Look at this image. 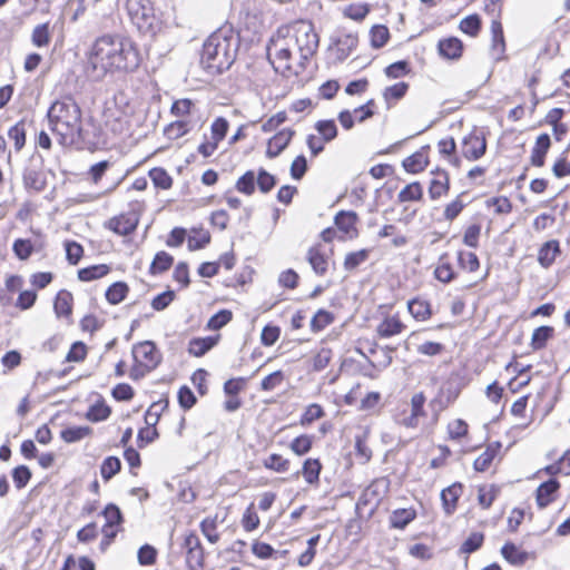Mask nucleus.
<instances>
[{
  "label": "nucleus",
  "instance_id": "obj_44",
  "mask_svg": "<svg viewBox=\"0 0 570 570\" xmlns=\"http://www.w3.org/2000/svg\"><path fill=\"white\" fill-rule=\"evenodd\" d=\"M148 175L156 188L169 189L173 185L171 176L161 167L151 168Z\"/></svg>",
  "mask_w": 570,
  "mask_h": 570
},
{
  "label": "nucleus",
  "instance_id": "obj_48",
  "mask_svg": "<svg viewBox=\"0 0 570 570\" xmlns=\"http://www.w3.org/2000/svg\"><path fill=\"white\" fill-rule=\"evenodd\" d=\"M371 37V46L373 48H382L386 45L390 39V31L387 27L383 24H375L371 28L370 31Z\"/></svg>",
  "mask_w": 570,
  "mask_h": 570
},
{
  "label": "nucleus",
  "instance_id": "obj_60",
  "mask_svg": "<svg viewBox=\"0 0 570 570\" xmlns=\"http://www.w3.org/2000/svg\"><path fill=\"white\" fill-rule=\"evenodd\" d=\"M312 445H313V436L307 435V434H302V435H298L297 438H295L291 442L289 446H291V450L295 454L304 455L311 451Z\"/></svg>",
  "mask_w": 570,
  "mask_h": 570
},
{
  "label": "nucleus",
  "instance_id": "obj_27",
  "mask_svg": "<svg viewBox=\"0 0 570 570\" xmlns=\"http://www.w3.org/2000/svg\"><path fill=\"white\" fill-rule=\"evenodd\" d=\"M554 328L549 325H542L537 327L531 337V347L533 351H539L546 347L548 341L552 338Z\"/></svg>",
  "mask_w": 570,
  "mask_h": 570
},
{
  "label": "nucleus",
  "instance_id": "obj_49",
  "mask_svg": "<svg viewBox=\"0 0 570 570\" xmlns=\"http://www.w3.org/2000/svg\"><path fill=\"white\" fill-rule=\"evenodd\" d=\"M101 515L106 519V525L120 527L124 523L121 510L115 503H108L101 511Z\"/></svg>",
  "mask_w": 570,
  "mask_h": 570
},
{
  "label": "nucleus",
  "instance_id": "obj_42",
  "mask_svg": "<svg viewBox=\"0 0 570 570\" xmlns=\"http://www.w3.org/2000/svg\"><path fill=\"white\" fill-rule=\"evenodd\" d=\"M121 470V461L119 458L107 456L100 465V474L104 481L108 482Z\"/></svg>",
  "mask_w": 570,
  "mask_h": 570
},
{
  "label": "nucleus",
  "instance_id": "obj_30",
  "mask_svg": "<svg viewBox=\"0 0 570 570\" xmlns=\"http://www.w3.org/2000/svg\"><path fill=\"white\" fill-rule=\"evenodd\" d=\"M129 292V287L125 282H115L106 291L105 296L109 304L117 305L121 303Z\"/></svg>",
  "mask_w": 570,
  "mask_h": 570
},
{
  "label": "nucleus",
  "instance_id": "obj_26",
  "mask_svg": "<svg viewBox=\"0 0 570 570\" xmlns=\"http://www.w3.org/2000/svg\"><path fill=\"white\" fill-rule=\"evenodd\" d=\"M416 517L414 509H396L390 515V527L403 530Z\"/></svg>",
  "mask_w": 570,
  "mask_h": 570
},
{
  "label": "nucleus",
  "instance_id": "obj_13",
  "mask_svg": "<svg viewBox=\"0 0 570 570\" xmlns=\"http://www.w3.org/2000/svg\"><path fill=\"white\" fill-rule=\"evenodd\" d=\"M431 174L434 177L430 181L429 195L432 200H436L449 193L450 178L448 171L440 168L432 170Z\"/></svg>",
  "mask_w": 570,
  "mask_h": 570
},
{
  "label": "nucleus",
  "instance_id": "obj_63",
  "mask_svg": "<svg viewBox=\"0 0 570 570\" xmlns=\"http://www.w3.org/2000/svg\"><path fill=\"white\" fill-rule=\"evenodd\" d=\"M31 476L32 473L27 465H18L12 470V479L18 490L26 488Z\"/></svg>",
  "mask_w": 570,
  "mask_h": 570
},
{
  "label": "nucleus",
  "instance_id": "obj_45",
  "mask_svg": "<svg viewBox=\"0 0 570 570\" xmlns=\"http://www.w3.org/2000/svg\"><path fill=\"white\" fill-rule=\"evenodd\" d=\"M168 406L167 400L154 402L145 413V422L149 428H156L160 415Z\"/></svg>",
  "mask_w": 570,
  "mask_h": 570
},
{
  "label": "nucleus",
  "instance_id": "obj_17",
  "mask_svg": "<svg viewBox=\"0 0 570 570\" xmlns=\"http://www.w3.org/2000/svg\"><path fill=\"white\" fill-rule=\"evenodd\" d=\"M439 55L449 60H458L463 52V42L456 37L441 39L438 42Z\"/></svg>",
  "mask_w": 570,
  "mask_h": 570
},
{
  "label": "nucleus",
  "instance_id": "obj_25",
  "mask_svg": "<svg viewBox=\"0 0 570 570\" xmlns=\"http://www.w3.org/2000/svg\"><path fill=\"white\" fill-rule=\"evenodd\" d=\"M72 294L67 289L58 292L55 302L53 309L58 317H69L72 313Z\"/></svg>",
  "mask_w": 570,
  "mask_h": 570
},
{
  "label": "nucleus",
  "instance_id": "obj_21",
  "mask_svg": "<svg viewBox=\"0 0 570 570\" xmlns=\"http://www.w3.org/2000/svg\"><path fill=\"white\" fill-rule=\"evenodd\" d=\"M501 554L514 567L523 566L530 557L529 552L520 550L513 542H505L501 548Z\"/></svg>",
  "mask_w": 570,
  "mask_h": 570
},
{
  "label": "nucleus",
  "instance_id": "obj_6",
  "mask_svg": "<svg viewBox=\"0 0 570 570\" xmlns=\"http://www.w3.org/2000/svg\"><path fill=\"white\" fill-rule=\"evenodd\" d=\"M23 187L27 191L41 193L47 187V175L45 171V159L42 155L35 151L26 161L22 171Z\"/></svg>",
  "mask_w": 570,
  "mask_h": 570
},
{
  "label": "nucleus",
  "instance_id": "obj_58",
  "mask_svg": "<svg viewBox=\"0 0 570 570\" xmlns=\"http://www.w3.org/2000/svg\"><path fill=\"white\" fill-rule=\"evenodd\" d=\"M459 266L469 272H475L480 267V262L476 254L472 252L460 250L458 253Z\"/></svg>",
  "mask_w": 570,
  "mask_h": 570
},
{
  "label": "nucleus",
  "instance_id": "obj_43",
  "mask_svg": "<svg viewBox=\"0 0 570 570\" xmlns=\"http://www.w3.org/2000/svg\"><path fill=\"white\" fill-rule=\"evenodd\" d=\"M423 197V188L419 181L407 184L397 195L399 203L420 200Z\"/></svg>",
  "mask_w": 570,
  "mask_h": 570
},
{
  "label": "nucleus",
  "instance_id": "obj_3",
  "mask_svg": "<svg viewBox=\"0 0 570 570\" xmlns=\"http://www.w3.org/2000/svg\"><path fill=\"white\" fill-rule=\"evenodd\" d=\"M81 108L70 95L55 100L47 112L49 128L59 138V144H79L82 147H94L81 134Z\"/></svg>",
  "mask_w": 570,
  "mask_h": 570
},
{
  "label": "nucleus",
  "instance_id": "obj_16",
  "mask_svg": "<svg viewBox=\"0 0 570 570\" xmlns=\"http://www.w3.org/2000/svg\"><path fill=\"white\" fill-rule=\"evenodd\" d=\"M462 492L463 485L460 482H454L441 491L442 507L446 515H452L455 512Z\"/></svg>",
  "mask_w": 570,
  "mask_h": 570
},
{
  "label": "nucleus",
  "instance_id": "obj_4",
  "mask_svg": "<svg viewBox=\"0 0 570 570\" xmlns=\"http://www.w3.org/2000/svg\"><path fill=\"white\" fill-rule=\"evenodd\" d=\"M126 9L140 33L154 37L160 31L163 22L151 0H127Z\"/></svg>",
  "mask_w": 570,
  "mask_h": 570
},
{
  "label": "nucleus",
  "instance_id": "obj_46",
  "mask_svg": "<svg viewBox=\"0 0 570 570\" xmlns=\"http://www.w3.org/2000/svg\"><path fill=\"white\" fill-rule=\"evenodd\" d=\"M255 186H256V176L253 170H247L244 175H242L237 179V181L235 184V188L239 193L245 194L247 196H250L254 194Z\"/></svg>",
  "mask_w": 570,
  "mask_h": 570
},
{
  "label": "nucleus",
  "instance_id": "obj_61",
  "mask_svg": "<svg viewBox=\"0 0 570 570\" xmlns=\"http://www.w3.org/2000/svg\"><path fill=\"white\" fill-rule=\"evenodd\" d=\"M157 549L148 543L141 546L137 552L138 563L140 566H151L157 560Z\"/></svg>",
  "mask_w": 570,
  "mask_h": 570
},
{
  "label": "nucleus",
  "instance_id": "obj_19",
  "mask_svg": "<svg viewBox=\"0 0 570 570\" xmlns=\"http://www.w3.org/2000/svg\"><path fill=\"white\" fill-rule=\"evenodd\" d=\"M561 254L560 243L551 239L541 245L538 252V262L543 268H549Z\"/></svg>",
  "mask_w": 570,
  "mask_h": 570
},
{
  "label": "nucleus",
  "instance_id": "obj_9",
  "mask_svg": "<svg viewBox=\"0 0 570 570\" xmlns=\"http://www.w3.org/2000/svg\"><path fill=\"white\" fill-rule=\"evenodd\" d=\"M462 155L468 160H478L487 151V139L482 132L473 130L462 139Z\"/></svg>",
  "mask_w": 570,
  "mask_h": 570
},
{
  "label": "nucleus",
  "instance_id": "obj_38",
  "mask_svg": "<svg viewBox=\"0 0 570 570\" xmlns=\"http://www.w3.org/2000/svg\"><path fill=\"white\" fill-rule=\"evenodd\" d=\"M335 317L332 312H328L324 308H320L311 320V331L313 333H318L323 331L326 326L331 325L334 322Z\"/></svg>",
  "mask_w": 570,
  "mask_h": 570
},
{
  "label": "nucleus",
  "instance_id": "obj_5",
  "mask_svg": "<svg viewBox=\"0 0 570 570\" xmlns=\"http://www.w3.org/2000/svg\"><path fill=\"white\" fill-rule=\"evenodd\" d=\"M294 39L299 53V68L304 70L317 51L320 38L311 22L301 21L295 27Z\"/></svg>",
  "mask_w": 570,
  "mask_h": 570
},
{
  "label": "nucleus",
  "instance_id": "obj_62",
  "mask_svg": "<svg viewBox=\"0 0 570 570\" xmlns=\"http://www.w3.org/2000/svg\"><path fill=\"white\" fill-rule=\"evenodd\" d=\"M12 250L19 259L26 261L31 256L33 245L30 239L18 238L13 242Z\"/></svg>",
  "mask_w": 570,
  "mask_h": 570
},
{
  "label": "nucleus",
  "instance_id": "obj_40",
  "mask_svg": "<svg viewBox=\"0 0 570 570\" xmlns=\"http://www.w3.org/2000/svg\"><path fill=\"white\" fill-rule=\"evenodd\" d=\"M410 314L417 321H425L431 316V307L426 301L419 298L411 299L407 303Z\"/></svg>",
  "mask_w": 570,
  "mask_h": 570
},
{
  "label": "nucleus",
  "instance_id": "obj_23",
  "mask_svg": "<svg viewBox=\"0 0 570 570\" xmlns=\"http://www.w3.org/2000/svg\"><path fill=\"white\" fill-rule=\"evenodd\" d=\"M405 325L396 316L385 317L376 327V334L381 338H389L402 333Z\"/></svg>",
  "mask_w": 570,
  "mask_h": 570
},
{
  "label": "nucleus",
  "instance_id": "obj_39",
  "mask_svg": "<svg viewBox=\"0 0 570 570\" xmlns=\"http://www.w3.org/2000/svg\"><path fill=\"white\" fill-rule=\"evenodd\" d=\"M92 429L90 426H69L60 432V438L66 443H75L90 435Z\"/></svg>",
  "mask_w": 570,
  "mask_h": 570
},
{
  "label": "nucleus",
  "instance_id": "obj_2",
  "mask_svg": "<svg viewBox=\"0 0 570 570\" xmlns=\"http://www.w3.org/2000/svg\"><path fill=\"white\" fill-rule=\"evenodd\" d=\"M239 46V33L233 24L225 23L205 40L200 63L209 73L220 75L235 62Z\"/></svg>",
  "mask_w": 570,
  "mask_h": 570
},
{
  "label": "nucleus",
  "instance_id": "obj_7",
  "mask_svg": "<svg viewBox=\"0 0 570 570\" xmlns=\"http://www.w3.org/2000/svg\"><path fill=\"white\" fill-rule=\"evenodd\" d=\"M131 353L134 361L141 363L147 370H155L161 361V354L153 341L135 344Z\"/></svg>",
  "mask_w": 570,
  "mask_h": 570
},
{
  "label": "nucleus",
  "instance_id": "obj_10",
  "mask_svg": "<svg viewBox=\"0 0 570 570\" xmlns=\"http://www.w3.org/2000/svg\"><path fill=\"white\" fill-rule=\"evenodd\" d=\"M139 223V215L131 210L126 214H121L119 216L112 217L108 222V228L115 232L118 235L127 236L130 235Z\"/></svg>",
  "mask_w": 570,
  "mask_h": 570
},
{
  "label": "nucleus",
  "instance_id": "obj_41",
  "mask_svg": "<svg viewBox=\"0 0 570 570\" xmlns=\"http://www.w3.org/2000/svg\"><path fill=\"white\" fill-rule=\"evenodd\" d=\"M314 127L325 142H330L337 137L338 130L333 119L318 120Z\"/></svg>",
  "mask_w": 570,
  "mask_h": 570
},
{
  "label": "nucleus",
  "instance_id": "obj_12",
  "mask_svg": "<svg viewBox=\"0 0 570 570\" xmlns=\"http://www.w3.org/2000/svg\"><path fill=\"white\" fill-rule=\"evenodd\" d=\"M560 489V483L557 479L550 478L542 482L535 491L537 504L540 509L547 508L557 498V492Z\"/></svg>",
  "mask_w": 570,
  "mask_h": 570
},
{
  "label": "nucleus",
  "instance_id": "obj_24",
  "mask_svg": "<svg viewBox=\"0 0 570 570\" xmlns=\"http://www.w3.org/2000/svg\"><path fill=\"white\" fill-rule=\"evenodd\" d=\"M31 121L22 118L8 130V137L13 140L16 151H20L26 145L27 130L31 127Z\"/></svg>",
  "mask_w": 570,
  "mask_h": 570
},
{
  "label": "nucleus",
  "instance_id": "obj_54",
  "mask_svg": "<svg viewBox=\"0 0 570 570\" xmlns=\"http://www.w3.org/2000/svg\"><path fill=\"white\" fill-rule=\"evenodd\" d=\"M232 318L233 313L229 309H220L208 320L207 328L210 331H218L227 325Z\"/></svg>",
  "mask_w": 570,
  "mask_h": 570
},
{
  "label": "nucleus",
  "instance_id": "obj_32",
  "mask_svg": "<svg viewBox=\"0 0 570 570\" xmlns=\"http://www.w3.org/2000/svg\"><path fill=\"white\" fill-rule=\"evenodd\" d=\"M174 263V257L168 254L167 252H158L150 266H149V273L151 275H159L168 271Z\"/></svg>",
  "mask_w": 570,
  "mask_h": 570
},
{
  "label": "nucleus",
  "instance_id": "obj_22",
  "mask_svg": "<svg viewBox=\"0 0 570 570\" xmlns=\"http://www.w3.org/2000/svg\"><path fill=\"white\" fill-rule=\"evenodd\" d=\"M219 341V335L206 336V337H194L188 343V353L200 357L210 351Z\"/></svg>",
  "mask_w": 570,
  "mask_h": 570
},
{
  "label": "nucleus",
  "instance_id": "obj_55",
  "mask_svg": "<svg viewBox=\"0 0 570 570\" xmlns=\"http://www.w3.org/2000/svg\"><path fill=\"white\" fill-rule=\"evenodd\" d=\"M190 131V125L185 120H176L165 128V135L169 139H178Z\"/></svg>",
  "mask_w": 570,
  "mask_h": 570
},
{
  "label": "nucleus",
  "instance_id": "obj_31",
  "mask_svg": "<svg viewBox=\"0 0 570 570\" xmlns=\"http://www.w3.org/2000/svg\"><path fill=\"white\" fill-rule=\"evenodd\" d=\"M110 272V267L106 264L91 265L78 271V278L81 282H91L106 276Z\"/></svg>",
  "mask_w": 570,
  "mask_h": 570
},
{
  "label": "nucleus",
  "instance_id": "obj_59",
  "mask_svg": "<svg viewBox=\"0 0 570 570\" xmlns=\"http://www.w3.org/2000/svg\"><path fill=\"white\" fill-rule=\"evenodd\" d=\"M481 29V19L478 14H470L461 20L460 30L471 37H475Z\"/></svg>",
  "mask_w": 570,
  "mask_h": 570
},
{
  "label": "nucleus",
  "instance_id": "obj_47",
  "mask_svg": "<svg viewBox=\"0 0 570 570\" xmlns=\"http://www.w3.org/2000/svg\"><path fill=\"white\" fill-rule=\"evenodd\" d=\"M484 541V534L482 532H472L466 540L461 544L459 553L469 556L478 551Z\"/></svg>",
  "mask_w": 570,
  "mask_h": 570
},
{
  "label": "nucleus",
  "instance_id": "obj_64",
  "mask_svg": "<svg viewBox=\"0 0 570 570\" xmlns=\"http://www.w3.org/2000/svg\"><path fill=\"white\" fill-rule=\"evenodd\" d=\"M65 249L66 258L69 264L77 265L83 255V247L75 240H67L65 243Z\"/></svg>",
  "mask_w": 570,
  "mask_h": 570
},
{
  "label": "nucleus",
  "instance_id": "obj_37",
  "mask_svg": "<svg viewBox=\"0 0 570 570\" xmlns=\"http://www.w3.org/2000/svg\"><path fill=\"white\" fill-rule=\"evenodd\" d=\"M110 406L107 405L104 400H100L88 409L86 417L91 422H101L107 420L110 416Z\"/></svg>",
  "mask_w": 570,
  "mask_h": 570
},
{
  "label": "nucleus",
  "instance_id": "obj_52",
  "mask_svg": "<svg viewBox=\"0 0 570 570\" xmlns=\"http://www.w3.org/2000/svg\"><path fill=\"white\" fill-rule=\"evenodd\" d=\"M478 492L479 504L483 509H489L492 505L493 501L495 500L497 495L499 494L500 489L497 485L492 484L489 488L480 487Z\"/></svg>",
  "mask_w": 570,
  "mask_h": 570
},
{
  "label": "nucleus",
  "instance_id": "obj_8",
  "mask_svg": "<svg viewBox=\"0 0 570 570\" xmlns=\"http://www.w3.org/2000/svg\"><path fill=\"white\" fill-rule=\"evenodd\" d=\"M183 548L186 551V563L190 570H199L204 567V549L198 535L189 532L185 539Z\"/></svg>",
  "mask_w": 570,
  "mask_h": 570
},
{
  "label": "nucleus",
  "instance_id": "obj_34",
  "mask_svg": "<svg viewBox=\"0 0 570 570\" xmlns=\"http://www.w3.org/2000/svg\"><path fill=\"white\" fill-rule=\"evenodd\" d=\"M306 258L315 274L323 276L327 272V259L317 247H311Z\"/></svg>",
  "mask_w": 570,
  "mask_h": 570
},
{
  "label": "nucleus",
  "instance_id": "obj_15",
  "mask_svg": "<svg viewBox=\"0 0 570 570\" xmlns=\"http://www.w3.org/2000/svg\"><path fill=\"white\" fill-rule=\"evenodd\" d=\"M295 131L286 128L275 134L267 142L266 156L276 158L291 142Z\"/></svg>",
  "mask_w": 570,
  "mask_h": 570
},
{
  "label": "nucleus",
  "instance_id": "obj_29",
  "mask_svg": "<svg viewBox=\"0 0 570 570\" xmlns=\"http://www.w3.org/2000/svg\"><path fill=\"white\" fill-rule=\"evenodd\" d=\"M321 471L322 464L318 459L309 458L304 461L302 475L308 484L314 485L318 483Z\"/></svg>",
  "mask_w": 570,
  "mask_h": 570
},
{
  "label": "nucleus",
  "instance_id": "obj_57",
  "mask_svg": "<svg viewBox=\"0 0 570 570\" xmlns=\"http://www.w3.org/2000/svg\"><path fill=\"white\" fill-rule=\"evenodd\" d=\"M263 464L266 469L273 470L278 473L286 472L289 469V461L276 453H273L268 458H266Z\"/></svg>",
  "mask_w": 570,
  "mask_h": 570
},
{
  "label": "nucleus",
  "instance_id": "obj_51",
  "mask_svg": "<svg viewBox=\"0 0 570 570\" xmlns=\"http://www.w3.org/2000/svg\"><path fill=\"white\" fill-rule=\"evenodd\" d=\"M256 184L261 193L267 194L276 186L277 179L266 169L259 168L257 171Z\"/></svg>",
  "mask_w": 570,
  "mask_h": 570
},
{
  "label": "nucleus",
  "instance_id": "obj_20",
  "mask_svg": "<svg viewBox=\"0 0 570 570\" xmlns=\"http://www.w3.org/2000/svg\"><path fill=\"white\" fill-rule=\"evenodd\" d=\"M501 448L502 444L499 441L490 443L487 446L485 451L474 460V470L478 472L487 471L489 466L492 464L494 458L499 454Z\"/></svg>",
  "mask_w": 570,
  "mask_h": 570
},
{
  "label": "nucleus",
  "instance_id": "obj_28",
  "mask_svg": "<svg viewBox=\"0 0 570 570\" xmlns=\"http://www.w3.org/2000/svg\"><path fill=\"white\" fill-rule=\"evenodd\" d=\"M428 164V157L423 151H416L402 161L403 168L411 174L423 171Z\"/></svg>",
  "mask_w": 570,
  "mask_h": 570
},
{
  "label": "nucleus",
  "instance_id": "obj_18",
  "mask_svg": "<svg viewBox=\"0 0 570 570\" xmlns=\"http://www.w3.org/2000/svg\"><path fill=\"white\" fill-rule=\"evenodd\" d=\"M551 147V138L549 134L543 132L535 139L534 146L531 150L530 163L534 167H542L546 161V156Z\"/></svg>",
  "mask_w": 570,
  "mask_h": 570
},
{
  "label": "nucleus",
  "instance_id": "obj_53",
  "mask_svg": "<svg viewBox=\"0 0 570 570\" xmlns=\"http://www.w3.org/2000/svg\"><path fill=\"white\" fill-rule=\"evenodd\" d=\"M410 72H411V67H410L409 61H406V60L395 61V62L389 65L384 69L385 76L390 79H397V78L409 75Z\"/></svg>",
  "mask_w": 570,
  "mask_h": 570
},
{
  "label": "nucleus",
  "instance_id": "obj_56",
  "mask_svg": "<svg viewBox=\"0 0 570 570\" xmlns=\"http://www.w3.org/2000/svg\"><path fill=\"white\" fill-rule=\"evenodd\" d=\"M444 257L445 255H443L440 258V264L436 266L434 271V276L438 281L446 284L452 282L455 278L456 274L449 262H443Z\"/></svg>",
  "mask_w": 570,
  "mask_h": 570
},
{
  "label": "nucleus",
  "instance_id": "obj_36",
  "mask_svg": "<svg viewBox=\"0 0 570 570\" xmlns=\"http://www.w3.org/2000/svg\"><path fill=\"white\" fill-rule=\"evenodd\" d=\"M81 134H83L82 135L83 138H86V139L88 138L90 140V142H95V146L94 147H82L79 144H67L66 146H75L77 149H80V150L94 151V150L100 148V146H102L105 144V140L102 139L101 129L97 126H94L91 131L89 129H85L81 126Z\"/></svg>",
  "mask_w": 570,
  "mask_h": 570
},
{
  "label": "nucleus",
  "instance_id": "obj_1",
  "mask_svg": "<svg viewBox=\"0 0 570 570\" xmlns=\"http://www.w3.org/2000/svg\"><path fill=\"white\" fill-rule=\"evenodd\" d=\"M140 61V53L131 39L119 35H105L94 42L87 70H91L94 78L100 79L108 72L135 71Z\"/></svg>",
  "mask_w": 570,
  "mask_h": 570
},
{
  "label": "nucleus",
  "instance_id": "obj_33",
  "mask_svg": "<svg viewBox=\"0 0 570 570\" xmlns=\"http://www.w3.org/2000/svg\"><path fill=\"white\" fill-rule=\"evenodd\" d=\"M292 57V51L288 47H284L277 50L275 55V60L271 59V55L268 53V59L273 65V68L276 72L285 75L291 70L289 60Z\"/></svg>",
  "mask_w": 570,
  "mask_h": 570
},
{
  "label": "nucleus",
  "instance_id": "obj_50",
  "mask_svg": "<svg viewBox=\"0 0 570 570\" xmlns=\"http://www.w3.org/2000/svg\"><path fill=\"white\" fill-rule=\"evenodd\" d=\"M370 256V249L363 248L357 252H351L345 256L344 259V269L353 271L363 264Z\"/></svg>",
  "mask_w": 570,
  "mask_h": 570
},
{
  "label": "nucleus",
  "instance_id": "obj_35",
  "mask_svg": "<svg viewBox=\"0 0 570 570\" xmlns=\"http://www.w3.org/2000/svg\"><path fill=\"white\" fill-rule=\"evenodd\" d=\"M358 219V216L353 210H341L336 214L334 222L340 230L350 234Z\"/></svg>",
  "mask_w": 570,
  "mask_h": 570
},
{
  "label": "nucleus",
  "instance_id": "obj_11",
  "mask_svg": "<svg viewBox=\"0 0 570 570\" xmlns=\"http://www.w3.org/2000/svg\"><path fill=\"white\" fill-rule=\"evenodd\" d=\"M358 38L354 33H343L336 38H332V45L330 49L335 50L336 60L338 62L344 61L351 52L356 48Z\"/></svg>",
  "mask_w": 570,
  "mask_h": 570
},
{
  "label": "nucleus",
  "instance_id": "obj_14",
  "mask_svg": "<svg viewBox=\"0 0 570 570\" xmlns=\"http://www.w3.org/2000/svg\"><path fill=\"white\" fill-rule=\"evenodd\" d=\"M380 503V493L377 491V483L374 482L370 484L360 495L356 505H355V512L356 515L362 517V511L365 507L372 504L370 511H368V518L373 515L375 512L377 505Z\"/></svg>",
  "mask_w": 570,
  "mask_h": 570
}]
</instances>
